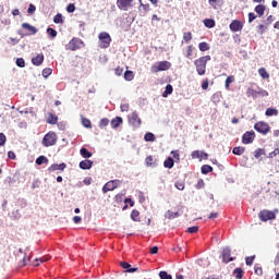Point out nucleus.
Listing matches in <instances>:
<instances>
[{
	"mask_svg": "<svg viewBox=\"0 0 279 279\" xmlns=\"http://www.w3.org/2000/svg\"><path fill=\"white\" fill-rule=\"evenodd\" d=\"M208 62H210V56L201 57L195 60L194 64L198 75H206V64H208Z\"/></svg>",
	"mask_w": 279,
	"mask_h": 279,
	"instance_id": "nucleus-1",
	"label": "nucleus"
},
{
	"mask_svg": "<svg viewBox=\"0 0 279 279\" xmlns=\"http://www.w3.org/2000/svg\"><path fill=\"white\" fill-rule=\"evenodd\" d=\"M56 143H58V135L53 131H50L46 135H44L41 141L44 147H53Z\"/></svg>",
	"mask_w": 279,
	"mask_h": 279,
	"instance_id": "nucleus-2",
	"label": "nucleus"
},
{
	"mask_svg": "<svg viewBox=\"0 0 279 279\" xmlns=\"http://www.w3.org/2000/svg\"><path fill=\"white\" fill-rule=\"evenodd\" d=\"M246 95L247 97H253V99H257V97H269V92L262 88H258V89L248 88L246 90Z\"/></svg>",
	"mask_w": 279,
	"mask_h": 279,
	"instance_id": "nucleus-3",
	"label": "nucleus"
},
{
	"mask_svg": "<svg viewBox=\"0 0 279 279\" xmlns=\"http://www.w3.org/2000/svg\"><path fill=\"white\" fill-rule=\"evenodd\" d=\"M254 130L259 134L266 136V134H269V132L271 131V126H269L267 122H256L254 124Z\"/></svg>",
	"mask_w": 279,
	"mask_h": 279,
	"instance_id": "nucleus-4",
	"label": "nucleus"
},
{
	"mask_svg": "<svg viewBox=\"0 0 279 279\" xmlns=\"http://www.w3.org/2000/svg\"><path fill=\"white\" fill-rule=\"evenodd\" d=\"M98 38L101 43L100 44L101 49H108L110 47V43H112V37H110V34L106 32L100 33Z\"/></svg>",
	"mask_w": 279,
	"mask_h": 279,
	"instance_id": "nucleus-5",
	"label": "nucleus"
},
{
	"mask_svg": "<svg viewBox=\"0 0 279 279\" xmlns=\"http://www.w3.org/2000/svg\"><path fill=\"white\" fill-rule=\"evenodd\" d=\"M129 123L130 125H132L133 128H141L143 120H141V118L138 117V112L137 111H133L130 116H129Z\"/></svg>",
	"mask_w": 279,
	"mask_h": 279,
	"instance_id": "nucleus-6",
	"label": "nucleus"
},
{
	"mask_svg": "<svg viewBox=\"0 0 279 279\" xmlns=\"http://www.w3.org/2000/svg\"><path fill=\"white\" fill-rule=\"evenodd\" d=\"M169 69H171V62L161 61L157 65H153L151 71L153 73H159L160 71H169Z\"/></svg>",
	"mask_w": 279,
	"mask_h": 279,
	"instance_id": "nucleus-7",
	"label": "nucleus"
},
{
	"mask_svg": "<svg viewBox=\"0 0 279 279\" xmlns=\"http://www.w3.org/2000/svg\"><path fill=\"white\" fill-rule=\"evenodd\" d=\"M82 47H84V41L77 37H74L72 40H70L66 46V48L71 51H77V49H82Z\"/></svg>",
	"mask_w": 279,
	"mask_h": 279,
	"instance_id": "nucleus-8",
	"label": "nucleus"
},
{
	"mask_svg": "<svg viewBox=\"0 0 279 279\" xmlns=\"http://www.w3.org/2000/svg\"><path fill=\"white\" fill-rule=\"evenodd\" d=\"M119 184H121V180H111L108 181L102 186V193H109V191H114V189H119Z\"/></svg>",
	"mask_w": 279,
	"mask_h": 279,
	"instance_id": "nucleus-9",
	"label": "nucleus"
},
{
	"mask_svg": "<svg viewBox=\"0 0 279 279\" xmlns=\"http://www.w3.org/2000/svg\"><path fill=\"white\" fill-rule=\"evenodd\" d=\"M256 138V133L254 131H247L242 135L243 145H252Z\"/></svg>",
	"mask_w": 279,
	"mask_h": 279,
	"instance_id": "nucleus-10",
	"label": "nucleus"
},
{
	"mask_svg": "<svg viewBox=\"0 0 279 279\" xmlns=\"http://www.w3.org/2000/svg\"><path fill=\"white\" fill-rule=\"evenodd\" d=\"M260 221H271V219H276V213L264 209L258 215Z\"/></svg>",
	"mask_w": 279,
	"mask_h": 279,
	"instance_id": "nucleus-11",
	"label": "nucleus"
},
{
	"mask_svg": "<svg viewBox=\"0 0 279 279\" xmlns=\"http://www.w3.org/2000/svg\"><path fill=\"white\" fill-rule=\"evenodd\" d=\"M231 254H232V250H230L229 246H226L223 250H222V263H232L234 260V257H231Z\"/></svg>",
	"mask_w": 279,
	"mask_h": 279,
	"instance_id": "nucleus-12",
	"label": "nucleus"
},
{
	"mask_svg": "<svg viewBox=\"0 0 279 279\" xmlns=\"http://www.w3.org/2000/svg\"><path fill=\"white\" fill-rule=\"evenodd\" d=\"M229 28L231 32H241V29H243V23H241L239 20H233L230 23Z\"/></svg>",
	"mask_w": 279,
	"mask_h": 279,
	"instance_id": "nucleus-13",
	"label": "nucleus"
},
{
	"mask_svg": "<svg viewBox=\"0 0 279 279\" xmlns=\"http://www.w3.org/2000/svg\"><path fill=\"white\" fill-rule=\"evenodd\" d=\"M80 169H83V171H88L89 169H93V160L85 159L80 161L78 163Z\"/></svg>",
	"mask_w": 279,
	"mask_h": 279,
	"instance_id": "nucleus-14",
	"label": "nucleus"
},
{
	"mask_svg": "<svg viewBox=\"0 0 279 279\" xmlns=\"http://www.w3.org/2000/svg\"><path fill=\"white\" fill-rule=\"evenodd\" d=\"M117 5H118L119 10L128 11V8H130V5H132V0H118Z\"/></svg>",
	"mask_w": 279,
	"mask_h": 279,
	"instance_id": "nucleus-15",
	"label": "nucleus"
},
{
	"mask_svg": "<svg viewBox=\"0 0 279 279\" xmlns=\"http://www.w3.org/2000/svg\"><path fill=\"white\" fill-rule=\"evenodd\" d=\"M66 169V163H52L49 168L48 171L53 172V171H64Z\"/></svg>",
	"mask_w": 279,
	"mask_h": 279,
	"instance_id": "nucleus-16",
	"label": "nucleus"
},
{
	"mask_svg": "<svg viewBox=\"0 0 279 279\" xmlns=\"http://www.w3.org/2000/svg\"><path fill=\"white\" fill-rule=\"evenodd\" d=\"M22 28L27 29V32L31 33V34H28V36H32V35L34 36V34H38V28H36V26H33L29 23H23Z\"/></svg>",
	"mask_w": 279,
	"mask_h": 279,
	"instance_id": "nucleus-17",
	"label": "nucleus"
},
{
	"mask_svg": "<svg viewBox=\"0 0 279 279\" xmlns=\"http://www.w3.org/2000/svg\"><path fill=\"white\" fill-rule=\"evenodd\" d=\"M43 62H45V54H43V53H38L36 57H34L32 59V63L35 66H40L43 64Z\"/></svg>",
	"mask_w": 279,
	"mask_h": 279,
	"instance_id": "nucleus-18",
	"label": "nucleus"
},
{
	"mask_svg": "<svg viewBox=\"0 0 279 279\" xmlns=\"http://www.w3.org/2000/svg\"><path fill=\"white\" fill-rule=\"evenodd\" d=\"M121 267L122 269H125L128 274H135V271H138V268L132 267L128 262H122Z\"/></svg>",
	"mask_w": 279,
	"mask_h": 279,
	"instance_id": "nucleus-19",
	"label": "nucleus"
},
{
	"mask_svg": "<svg viewBox=\"0 0 279 279\" xmlns=\"http://www.w3.org/2000/svg\"><path fill=\"white\" fill-rule=\"evenodd\" d=\"M208 3L214 10H219L223 5V0H208Z\"/></svg>",
	"mask_w": 279,
	"mask_h": 279,
	"instance_id": "nucleus-20",
	"label": "nucleus"
},
{
	"mask_svg": "<svg viewBox=\"0 0 279 279\" xmlns=\"http://www.w3.org/2000/svg\"><path fill=\"white\" fill-rule=\"evenodd\" d=\"M121 123H123V118L121 117H116L111 120V126L113 128V130H117V128H119Z\"/></svg>",
	"mask_w": 279,
	"mask_h": 279,
	"instance_id": "nucleus-21",
	"label": "nucleus"
},
{
	"mask_svg": "<svg viewBox=\"0 0 279 279\" xmlns=\"http://www.w3.org/2000/svg\"><path fill=\"white\" fill-rule=\"evenodd\" d=\"M80 154L82 156V158H93V153H90V150H88V148L86 147H82L81 150H80Z\"/></svg>",
	"mask_w": 279,
	"mask_h": 279,
	"instance_id": "nucleus-22",
	"label": "nucleus"
},
{
	"mask_svg": "<svg viewBox=\"0 0 279 279\" xmlns=\"http://www.w3.org/2000/svg\"><path fill=\"white\" fill-rule=\"evenodd\" d=\"M175 165V161L172 159V157H168L165 161H163V167L166 169H173Z\"/></svg>",
	"mask_w": 279,
	"mask_h": 279,
	"instance_id": "nucleus-23",
	"label": "nucleus"
},
{
	"mask_svg": "<svg viewBox=\"0 0 279 279\" xmlns=\"http://www.w3.org/2000/svg\"><path fill=\"white\" fill-rule=\"evenodd\" d=\"M232 154L234 156H243V154H245V147L243 146H236L232 149Z\"/></svg>",
	"mask_w": 279,
	"mask_h": 279,
	"instance_id": "nucleus-24",
	"label": "nucleus"
},
{
	"mask_svg": "<svg viewBox=\"0 0 279 279\" xmlns=\"http://www.w3.org/2000/svg\"><path fill=\"white\" fill-rule=\"evenodd\" d=\"M36 165H38V167H40V165H47L49 162V159L41 155L39 157H37V159L35 160Z\"/></svg>",
	"mask_w": 279,
	"mask_h": 279,
	"instance_id": "nucleus-25",
	"label": "nucleus"
},
{
	"mask_svg": "<svg viewBox=\"0 0 279 279\" xmlns=\"http://www.w3.org/2000/svg\"><path fill=\"white\" fill-rule=\"evenodd\" d=\"M144 141L146 143H154V141H156V135L151 132H147L145 135H144Z\"/></svg>",
	"mask_w": 279,
	"mask_h": 279,
	"instance_id": "nucleus-26",
	"label": "nucleus"
},
{
	"mask_svg": "<svg viewBox=\"0 0 279 279\" xmlns=\"http://www.w3.org/2000/svg\"><path fill=\"white\" fill-rule=\"evenodd\" d=\"M201 173H203V175H208V173H213V168L209 165H203L201 168Z\"/></svg>",
	"mask_w": 279,
	"mask_h": 279,
	"instance_id": "nucleus-27",
	"label": "nucleus"
},
{
	"mask_svg": "<svg viewBox=\"0 0 279 279\" xmlns=\"http://www.w3.org/2000/svg\"><path fill=\"white\" fill-rule=\"evenodd\" d=\"M173 93V85L168 84L162 93V97L167 98Z\"/></svg>",
	"mask_w": 279,
	"mask_h": 279,
	"instance_id": "nucleus-28",
	"label": "nucleus"
},
{
	"mask_svg": "<svg viewBox=\"0 0 279 279\" xmlns=\"http://www.w3.org/2000/svg\"><path fill=\"white\" fill-rule=\"evenodd\" d=\"M166 219H178V217H180V213L175 211H171V210H168L165 215Z\"/></svg>",
	"mask_w": 279,
	"mask_h": 279,
	"instance_id": "nucleus-29",
	"label": "nucleus"
},
{
	"mask_svg": "<svg viewBox=\"0 0 279 279\" xmlns=\"http://www.w3.org/2000/svg\"><path fill=\"white\" fill-rule=\"evenodd\" d=\"M47 123H49L50 125H56V123H58V116L50 113L47 119Z\"/></svg>",
	"mask_w": 279,
	"mask_h": 279,
	"instance_id": "nucleus-30",
	"label": "nucleus"
},
{
	"mask_svg": "<svg viewBox=\"0 0 279 279\" xmlns=\"http://www.w3.org/2000/svg\"><path fill=\"white\" fill-rule=\"evenodd\" d=\"M265 114H266V117H277L278 109H276V108H268V109H266Z\"/></svg>",
	"mask_w": 279,
	"mask_h": 279,
	"instance_id": "nucleus-31",
	"label": "nucleus"
},
{
	"mask_svg": "<svg viewBox=\"0 0 279 279\" xmlns=\"http://www.w3.org/2000/svg\"><path fill=\"white\" fill-rule=\"evenodd\" d=\"M255 12L258 14V16H263L265 14V5L258 4L255 7Z\"/></svg>",
	"mask_w": 279,
	"mask_h": 279,
	"instance_id": "nucleus-32",
	"label": "nucleus"
},
{
	"mask_svg": "<svg viewBox=\"0 0 279 279\" xmlns=\"http://www.w3.org/2000/svg\"><path fill=\"white\" fill-rule=\"evenodd\" d=\"M205 27H208V29H213L215 27V20L213 19H205L204 20Z\"/></svg>",
	"mask_w": 279,
	"mask_h": 279,
	"instance_id": "nucleus-33",
	"label": "nucleus"
},
{
	"mask_svg": "<svg viewBox=\"0 0 279 279\" xmlns=\"http://www.w3.org/2000/svg\"><path fill=\"white\" fill-rule=\"evenodd\" d=\"M266 155H267V151L265 150V148H257L254 151V157L255 158H260V156H266Z\"/></svg>",
	"mask_w": 279,
	"mask_h": 279,
	"instance_id": "nucleus-34",
	"label": "nucleus"
},
{
	"mask_svg": "<svg viewBox=\"0 0 279 279\" xmlns=\"http://www.w3.org/2000/svg\"><path fill=\"white\" fill-rule=\"evenodd\" d=\"M138 217H141V213L136 209H133L131 213L132 221H141V219Z\"/></svg>",
	"mask_w": 279,
	"mask_h": 279,
	"instance_id": "nucleus-35",
	"label": "nucleus"
},
{
	"mask_svg": "<svg viewBox=\"0 0 279 279\" xmlns=\"http://www.w3.org/2000/svg\"><path fill=\"white\" fill-rule=\"evenodd\" d=\"M53 23H56V25H60V24L64 23L62 13H58L57 15H54Z\"/></svg>",
	"mask_w": 279,
	"mask_h": 279,
	"instance_id": "nucleus-36",
	"label": "nucleus"
},
{
	"mask_svg": "<svg viewBox=\"0 0 279 279\" xmlns=\"http://www.w3.org/2000/svg\"><path fill=\"white\" fill-rule=\"evenodd\" d=\"M258 74L260 75V77L263 80H269V73L267 72V70L265 68H260L258 70Z\"/></svg>",
	"mask_w": 279,
	"mask_h": 279,
	"instance_id": "nucleus-37",
	"label": "nucleus"
},
{
	"mask_svg": "<svg viewBox=\"0 0 279 279\" xmlns=\"http://www.w3.org/2000/svg\"><path fill=\"white\" fill-rule=\"evenodd\" d=\"M124 80H126V82H132V80H134V72L126 70L124 72Z\"/></svg>",
	"mask_w": 279,
	"mask_h": 279,
	"instance_id": "nucleus-38",
	"label": "nucleus"
},
{
	"mask_svg": "<svg viewBox=\"0 0 279 279\" xmlns=\"http://www.w3.org/2000/svg\"><path fill=\"white\" fill-rule=\"evenodd\" d=\"M211 101L213 104L217 105L219 104V101H221V93H215L213 96H211Z\"/></svg>",
	"mask_w": 279,
	"mask_h": 279,
	"instance_id": "nucleus-39",
	"label": "nucleus"
},
{
	"mask_svg": "<svg viewBox=\"0 0 279 279\" xmlns=\"http://www.w3.org/2000/svg\"><path fill=\"white\" fill-rule=\"evenodd\" d=\"M199 51H208L210 50V46H208V43L202 41L198 44Z\"/></svg>",
	"mask_w": 279,
	"mask_h": 279,
	"instance_id": "nucleus-40",
	"label": "nucleus"
},
{
	"mask_svg": "<svg viewBox=\"0 0 279 279\" xmlns=\"http://www.w3.org/2000/svg\"><path fill=\"white\" fill-rule=\"evenodd\" d=\"M46 32L50 36V38H52V39L56 38V36H58V31H56L52 27H48Z\"/></svg>",
	"mask_w": 279,
	"mask_h": 279,
	"instance_id": "nucleus-41",
	"label": "nucleus"
},
{
	"mask_svg": "<svg viewBox=\"0 0 279 279\" xmlns=\"http://www.w3.org/2000/svg\"><path fill=\"white\" fill-rule=\"evenodd\" d=\"M234 82V76H228L225 82V88L228 90L230 85Z\"/></svg>",
	"mask_w": 279,
	"mask_h": 279,
	"instance_id": "nucleus-42",
	"label": "nucleus"
},
{
	"mask_svg": "<svg viewBox=\"0 0 279 279\" xmlns=\"http://www.w3.org/2000/svg\"><path fill=\"white\" fill-rule=\"evenodd\" d=\"M159 278L160 279H173V277L171 275H169V272L165 271V270H161L159 272Z\"/></svg>",
	"mask_w": 279,
	"mask_h": 279,
	"instance_id": "nucleus-43",
	"label": "nucleus"
},
{
	"mask_svg": "<svg viewBox=\"0 0 279 279\" xmlns=\"http://www.w3.org/2000/svg\"><path fill=\"white\" fill-rule=\"evenodd\" d=\"M82 125H83V128H87V129L93 128L90 120H88L87 118L82 119Z\"/></svg>",
	"mask_w": 279,
	"mask_h": 279,
	"instance_id": "nucleus-44",
	"label": "nucleus"
},
{
	"mask_svg": "<svg viewBox=\"0 0 279 279\" xmlns=\"http://www.w3.org/2000/svg\"><path fill=\"white\" fill-rule=\"evenodd\" d=\"M16 66H19L20 69H25V59L23 58H17L15 61Z\"/></svg>",
	"mask_w": 279,
	"mask_h": 279,
	"instance_id": "nucleus-45",
	"label": "nucleus"
},
{
	"mask_svg": "<svg viewBox=\"0 0 279 279\" xmlns=\"http://www.w3.org/2000/svg\"><path fill=\"white\" fill-rule=\"evenodd\" d=\"M233 274H235V278H236V279H243V269H241V268H235V269L233 270Z\"/></svg>",
	"mask_w": 279,
	"mask_h": 279,
	"instance_id": "nucleus-46",
	"label": "nucleus"
},
{
	"mask_svg": "<svg viewBox=\"0 0 279 279\" xmlns=\"http://www.w3.org/2000/svg\"><path fill=\"white\" fill-rule=\"evenodd\" d=\"M110 123V120L107 118H102L99 122V128L102 130V128H108V124Z\"/></svg>",
	"mask_w": 279,
	"mask_h": 279,
	"instance_id": "nucleus-47",
	"label": "nucleus"
},
{
	"mask_svg": "<svg viewBox=\"0 0 279 279\" xmlns=\"http://www.w3.org/2000/svg\"><path fill=\"white\" fill-rule=\"evenodd\" d=\"M51 73H53V70H51L50 68H46L43 70L41 75L43 77L47 78L49 77V75H51Z\"/></svg>",
	"mask_w": 279,
	"mask_h": 279,
	"instance_id": "nucleus-48",
	"label": "nucleus"
},
{
	"mask_svg": "<svg viewBox=\"0 0 279 279\" xmlns=\"http://www.w3.org/2000/svg\"><path fill=\"white\" fill-rule=\"evenodd\" d=\"M183 40L186 43H191V40H193V34H191V32L184 33Z\"/></svg>",
	"mask_w": 279,
	"mask_h": 279,
	"instance_id": "nucleus-49",
	"label": "nucleus"
},
{
	"mask_svg": "<svg viewBox=\"0 0 279 279\" xmlns=\"http://www.w3.org/2000/svg\"><path fill=\"white\" fill-rule=\"evenodd\" d=\"M256 258V255L253 256H248L245 258V263L248 267H252V265H254V259Z\"/></svg>",
	"mask_w": 279,
	"mask_h": 279,
	"instance_id": "nucleus-50",
	"label": "nucleus"
},
{
	"mask_svg": "<svg viewBox=\"0 0 279 279\" xmlns=\"http://www.w3.org/2000/svg\"><path fill=\"white\" fill-rule=\"evenodd\" d=\"M186 232H189V234H195V232H199V227L197 226H193L186 229Z\"/></svg>",
	"mask_w": 279,
	"mask_h": 279,
	"instance_id": "nucleus-51",
	"label": "nucleus"
},
{
	"mask_svg": "<svg viewBox=\"0 0 279 279\" xmlns=\"http://www.w3.org/2000/svg\"><path fill=\"white\" fill-rule=\"evenodd\" d=\"M8 143V137L5 136L4 133H0V147H3Z\"/></svg>",
	"mask_w": 279,
	"mask_h": 279,
	"instance_id": "nucleus-52",
	"label": "nucleus"
},
{
	"mask_svg": "<svg viewBox=\"0 0 279 279\" xmlns=\"http://www.w3.org/2000/svg\"><path fill=\"white\" fill-rule=\"evenodd\" d=\"M145 163L147 167H153L154 166V157L153 156H147L145 159Z\"/></svg>",
	"mask_w": 279,
	"mask_h": 279,
	"instance_id": "nucleus-53",
	"label": "nucleus"
},
{
	"mask_svg": "<svg viewBox=\"0 0 279 279\" xmlns=\"http://www.w3.org/2000/svg\"><path fill=\"white\" fill-rule=\"evenodd\" d=\"M121 112H129L130 111V105L129 104H121L120 105Z\"/></svg>",
	"mask_w": 279,
	"mask_h": 279,
	"instance_id": "nucleus-54",
	"label": "nucleus"
},
{
	"mask_svg": "<svg viewBox=\"0 0 279 279\" xmlns=\"http://www.w3.org/2000/svg\"><path fill=\"white\" fill-rule=\"evenodd\" d=\"M66 12H69V14H73V12H75V4L74 3L68 4Z\"/></svg>",
	"mask_w": 279,
	"mask_h": 279,
	"instance_id": "nucleus-55",
	"label": "nucleus"
},
{
	"mask_svg": "<svg viewBox=\"0 0 279 279\" xmlns=\"http://www.w3.org/2000/svg\"><path fill=\"white\" fill-rule=\"evenodd\" d=\"M36 13V7L31 3L27 9V14H35Z\"/></svg>",
	"mask_w": 279,
	"mask_h": 279,
	"instance_id": "nucleus-56",
	"label": "nucleus"
},
{
	"mask_svg": "<svg viewBox=\"0 0 279 279\" xmlns=\"http://www.w3.org/2000/svg\"><path fill=\"white\" fill-rule=\"evenodd\" d=\"M11 217H12L13 219H15V220L21 219V211H19V210L12 211Z\"/></svg>",
	"mask_w": 279,
	"mask_h": 279,
	"instance_id": "nucleus-57",
	"label": "nucleus"
},
{
	"mask_svg": "<svg viewBox=\"0 0 279 279\" xmlns=\"http://www.w3.org/2000/svg\"><path fill=\"white\" fill-rule=\"evenodd\" d=\"M256 276H263V267L255 265L254 267Z\"/></svg>",
	"mask_w": 279,
	"mask_h": 279,
	"instance_id": "nucleus-58",
	"label": "nucleus"
},
{
	"mask_svg": "<svg viewBox=\"0 0 279 279\" xmlns=\"http://www.w3.org/2000/svg\"><path fill=\"white\" fill-rule=\"evenodd\" d=\"M257 34H259L260 36H263V34H265V25L259 24L257 26Z\"/></svg>",
	"mask_w": 279,
	"mask_h": 279,
	"instance_id": "nucleus-59",
	"label": "nucleus"
},
{
	"mask_svg": "<svg viewBox=\"0 0 279 279\" xmlns=\"http://www.w3.org/2000/svg\"><path fill=\"white\" fill-rule=\"evenodd\" d=\"M279 155V148H276L274 151L268 154V158H276Z\"/></svg>",
	"mask_w": 279,
	"mask_h": 279,
	"instance_id": "nucleus-60",
	"label": "nucleus"
},
{
	"mask_svg": "<svg viewBox=\"0 0 279 279\" xmlns=\"http://www.w3.org/2000/svg\"><path fill=\"white\" fill-rule=\"evenodd\" d=\"M174 186L178 189V191H184V183L182 182H177Z\"/></svg>",
	"mask_w": 279,
	"mask_h": 279,
	"instance_id": "nucleus-61",
	"label": "nucleus"
},
{
	"mask_svg": "<svg viewBox=\"0 0 279 279\" xmlns=\"http://www.w3.org/2000/svg\"><path fill=\"white\" fill-rule=\"evenodd\" d=\"M114 74L118 76V77H121V75H123V68H117L114 70Z\"/></svg>",
	"mask_w": 279,
	"mask_h": 279,
	"instance_id": "nucleus-62",
	"label": "nucleus"
},
{
	"mask_svg": "<svg viewBox=\"0 0 279 279\" xmlns=\"http://www.w3.org/2000/svg\"><path fill=\"white\" fill-rule=\"evenodd\" d=\"M192 158H202V151L199 150H194L192 153Z\"/></svg>",
	"mask_w": 279,
	"mask_h": 279,
	"instance_id": "nucleus-63",
	"label": "nucleus"
},
{
	"mask_svg": "<svg viewBox=\"0 0 279 279\" xmlns=\"http://www.w3.org/2000/svg\"><path fill=\"white\" fill-rule=\"evenodd\" d=\"M253 21H256V14L253 12L248 13V23H253Z\"/></svg>",
	"mask_w": 279,
	"mask_h": 279,
	"instance_id": "nucleus-64",
	"label": "nucleus"
}]
</instances>
